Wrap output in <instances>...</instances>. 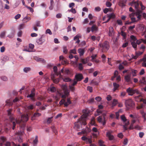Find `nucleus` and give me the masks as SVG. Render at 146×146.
I'll return each mask as SVG.
<instances>
[{
    "instance_id": "obj_1",
    "label": "nucleus",
    "mask_w": 146,
    "mask_h": 146,
    "mask_svg": "<svg viewBox=\"0 0 146 146\" xmlns=\"http://www.w3.org/2000/svg\"><path fill=\"white\" fill-rule=\"evenodd\" d=\"M83 112L84 113L81 116L80 119H78L77 123L80 122L81 125H86V123L85 121L86 117L88 115L89 112L88 110V112H87V110H83Z\"/></svg>"
},
{
    "instance_id": "obj_2",
    "label": "nucleus",
    "mask_w": 146,
    "mask_h": 146,
    "mask_svg": "<svg viewBox=\"0 0 146 146\" xmlns=\"http://www.w3.org/2000/svg\"><path fill=\"white\" fill-rule=\"evenodd\" d=\"M12 110L11 109H9L7 110L8 115L9 117L10 120L11 122L12 123V129L14 130L15 127L16 123L14 121L15 120V119L14 118L13 114L12 113Z\"/></svg>"
},
{
    "instance_id": "obj_3",
    "label": "nucleus",
    "mask_w": 146,
    "mask_h": 146,
    "mask_svg": "<svg viewBox=\"0 0 146 146\" xmlns=\"http://www.w3.org/2000/svg\"><path fill=\"white\" fill-rule=\"evenodd\" d=\"M125 104L127 110L131 108H133L135 105L134 102L131 99L125 100Z\"/></svg>"
},
{
    "instance_id": "obj_4",
    "label": "nucleus",
    "mask_w": 146,
    "mask_h": 146,
    "mask_svg": "<svg viewBox=\"0 0 146 146\" xmlns=\"http://www.w3.org/2000/svg\"><path fill=\"white\" fill-rule=\"evenodd\" d=\"M21 119L20 120L15 119V121L16 123L18 124H19L22 122H26L28 120V116L27 114L22 115L21 117Z\"/></svg>"
},
{
    "instance_id": "obj_5",
    "label": "nucleus",
    "mask_w": 146,
    "mask_h": 146,
    "mask_svg": "<svg viewBox=\"0 0 146 146\" xmlns=\"http://www.w3.org/2000/svg\"><path fill=\"white\" fill-rule=\"evenodd\" d=\"M126 91L128 93V95L130 96H132L135 94H140L138 90H133L130 88H127L126 90Z\"/></svg>"
},
{
    "instance_id": "obj_6",
    "label": "nucleus",
    "mask_w": 146,
    "mask_h": 146,
    "mask_svg": "<svg viewBox=\"0 0 146 146\" xmlns=\"http://www.w3.org/2000/svg\"><path fill=\"white\" fill-rule=\"evenodd\" d=\"M46 40V35H42L40 38L36 40V42L38 45H42L44 43Z\"/></svg>"
},
{
    "instance_id": "obj_7",
    "label": "nucleus",
    "mask_w": 146,
    "mask_h": 146,
    "mask_svg": "<svg viewBox=\"0 0 146 146\" xmlns=\"http://www.w3.org/2000/svg\"><path fill=\"white\" fill-rule=\"evenodd\" d=\"M59 102V104L60 105L64 104V106L65 107H67L71 103V102L69 98H68L67 99V102L65 101V100L64 99V98H63Z\"/></svg>"
},
{
    "instance_id": "obj_8",
    "label": "nucleus",
    "mask_w": 146,
    "mask_h": 146,
    "mask_svg": "<svg viewBox=\"0 0 146 146\" xmlns=\"http://www.w3.org/2000/svg\"><path fill=\"white\" fill-rule=\"evenodd\" d=\"M61 87L62 88L65 94L62 96V98H66V96L69 93L67 90V86L66 85H62Z\"/></svg>"
},
{
    "instance_id": "obj_9",
    "label": "nucleus",
    "mask_w": 146,
    "mask_h": 146,
    "mask_svg": "<svg viewBox=\"0 0 146 146\" xmlns=\"http://www.w3.org/2000/svg\"><path fill=\"white\" fill-rule=\"evenodd\" d=\"M100 46L104 50H106V51L108 50L110 47L109 44L108 42L106 41L102 44H100Z\"/></svg>"
},
{
    "instance_id": "obj_10",
    "label": "nucleus",
    "mask_w": 146,
    "mask_h": 146,
    "mask_svg": "<svg viewBox=\"0 0 146 146\" xmlns=\"http://www.w3.org/2000/svg\"><path fill=\"white\" fill-rule=\"evenodd\" d=\"M83 78L82 75L81 74H76L75 76V79L78 81H80Z\"/></svg>"
},
{
    "instance_id": "obj_11",
    "label": "nucleus",
    "mask_w": 146,
    "mask_h": 146,
    "mask_svg": "<svg viewBox=\"0 0 146 146\" xmlns=\"http://www.w3.org/2000/svg\"><path fill=\"white\" fill-rule=\"evenodd\" d=\"M62 93L59 92H58V93L56 95L53 96V98H54V100L56 101H58L60 99L59 96H62Z\"/></svg>"
},
{
    "instance_id": "obj_12",
    "label": "nucleus",
    "mask_w": 146,
    "mask_h": 146,
    "mask_svg": "<svg viewBox=\"0 0 146 146\" xmlns=\"http://www.w3.org/2000/svg\"><path fill=\"white\" fill-rule=\"evenodd\" d=\"M35 95V89L33 88L31 91V93L29 95H28L27 96V98H33Z\"/></svg>"
},
{
    "instance_id": "obj_13",
    "label": "nucleus",
    "mask_w": 146,
    "mask_h": 146,
    "mask_svg": "<svg viewBox=\"0 0 146 146\" xmlns=\"http://www.w3.org/2000/svg\"><path fill=\"white\" fill-rule=\"evenodd\" d=\"M114 33V31L113 27H110L109 28V36H113Z\"/></svg>"
},
{
    "instance_id": "obj_14",
    "label": "nucleus",
    "mask_w": 146,
    "mask_h": 146,
    "mask_svg": "<svg viewBox=\"0 0 146 146\" xmlns=\"http://www.w3.org/2000/svg\"><path fill=\"white\" fill-rule=\"evenodd\" d=\"M111 132L110 131L106 133V136L108 137L109 140H113L114 138L113 136L111 134Z\"/></svg>"
},
{
    "instance_id": "obj_15",
    "label": "nucleus",
    "mask_w": 146,
    "mask_h": 146,
    "mask_svg": "<svg viewBox=\"0 0 146 146\" xmlns=\"http://www.w3.org/2000/svg\"><path fill=\"white\" fill-rule=\"evenodd\" d=\"M53 70L55 75L57 76L58 75L61 76V75L60 74V72H58L57 71V66H54L53 67Z\"/></svg>"
},
{
    "instance_id": "obj_16",
    "label": "nucleus",
    "mask_w": 146,
    "mask_h": 146,
    "mask_svg": "<svg viewBox=\"0 0 146 146\" xmlns=\"http://www.w3.org/2000/svg\"><path fill=\"white\" fill-rule=\"evenodd\" d=\"M132 3L134 5L135 8L136 9H138L139 3H138V1H133L132 2Z\"/></svg>"
},
{
    "instance_id": "obj_17",
    "label": "nucleus",
    "mask_w": 146,
    "mask_h": 146,
    "mask_svg": "<svg viewBox=\"0 0 146 146\" xmlns=\"http://www.w3.org/2000/svg\"><path fill=\"white\" fill-rule=\"evenodd\" d=\"M91 29L92 32H93L94 31H97L98 30V28L96 27V25H94L92 26Z\"/></svg>"
},
{
    "instance_id": "obj_18",
    "label": "nucleus",
    "mask_w": 146,
    "mask_h": 146,
    "mask_svg": "<svg viewBox=\"0 0 146 146\" xmlns=\"http://www.w3.org/2000/svg\"><path fill=\"white\" fill-rule=\"evenodd\" d=\"M31 19V18L27 16L25 17L23 19V21L24 23H27Z\"/></svg>"
},
{
    "instance_id": "obj_19",
    "label": "nucleus",
    "mask_w": 146,
    "mask_h": 146,
    "mask_svg": "<svg viewBox=\"0 0 146 146\" xmlns=\"http://www.w3.org/2000/svg\"><path fill=\"white\" fill-rule=\"evenodd\" d=\"M6 31H5L1 32L0 34V38H4L5 36L6 35Z\"/></svg>"
},
{
    "instance_id": "obj_20",
    "label": "nucleus",
    "mask_w": 146,
    "mask_h": 146,
    "mask_svg": "<svg viewBox=\"0 0 146 146\" xmlns=\"http://www.w3.org/2000/svg\"><path fill=\"white\" fill-rule=\"evenodd\" d=\"M31 70V68L29 67H26L24 68L23 70L25 73H27Z\"/></svg>"
},
{
    "instance_id": "obj_21",
    "label": "nucleus",
    "mask_w": 146,
    "mask_h": 146,
    "mask_svg": "<svg viewBox=\"0 0 146 146\" xmlns=\"http://www.w3.org/2000/svg\"><path fill=\"white\" fill-rule=\"evenodd\" d=\"M113 86L114 87L113 89L114 91H115L119 86V84H117L116 83H113Z\"/></svg>"
},
{
    "instance_id": "obj_22",
    "label": "nucleus",
    "mask_w": 146,
    "mask_h": 146,
    "mask_svg": "<svg viewBox=\"0 0 146 146\" xmlns=\"http://www.w3.org/2000/svg\"><path fill=\"white\" fill-rule=\"evenodd\" d=\"M108 17L110 19H114L115 18V15L113 13H111L109 15L108 14Z\"/></svg>"
},
{
    "instance_id": "obj_23",
    "label": "nucleus",
    "mask_w": 146,
    "mask_h": 146,
    "mask_svg": "<svg viewBox=\"0 0 146 146\" xmlns=\"http://www.w3.org/2000/svg\"><path fill=\"white\" fill-rule=\"evenodd\" d=\"M78 51L80 54V56L83 55L84 53V49L81 48H80L78 49Z\"/></svg>"
},
{
    "instance_id": "obj_24",
    "label": "nucleus",
    "mask_w": 146,
    "mask_h": 146,
    "mask_svg": "<svg viewBox=\"0 0 146 146\" xmlns=\"http://www.w3.org/2000/svg\"><path fill=\"white\" fill-rule=\"evenodd\" d=\"M125 79L127 82H129L130 80V76L129 75H127L125 76Z\"/></svg>"
},
{
    "instance_id": "obj_25",
    "label": "nucleus",
    "mask_w": 146,
    "mask_h": 146,
    "mask_svg": "<svg viewBox=\"0 0 146 146\" xmlns=\"http://www.w3.org/2000/svg\"><path fill=\"white\" fill-rule=\"evenodd\" d=\"M137 71L136 70L132 69L131 70L132 74L133 76H136V73H137Z\"/></svg>"
},
{
    "instance_id": "obj_26",
    "label": "nucleus",
    "mask_w": 146,
    "mask_h": 146,
    "mask_svg": "<svg viewBox=\"0 0 146 146\" xmlns=\"http://www.w3.org/2000/svg\"><path fill=\"white\" fill-rule=\"evenodd\" d=\"M130 38L131 39V42L132 41L136 42V41L137 40V39L135 37V36H134L133 35H131L130 36Z\"/></svg>"
},
{
    "instance_id": "obj_27",
    "label": "nucleus",
    "mask_w": 146,
    "mask_h": 146,
    "mask_svg": "<svg viewBox=\"0 0 146 146\" xmlns=\"http://www.w3.org/2000/svg\"><path fill=\"white\" fill-rule=\"evenodd\" d=\"M137 43L136 42L134 41H132L131 42V44L133 47L134 48H136L137 47Z\"/></svg>"
},
{
    "instance_id": "obj_28",
    "label": "nucleus",
    "mask_w": 146,
    "mask_h": 146,
    "mask_svg": "<svg viewBox=\"0 0 146 146\" xmlns=\"http://www.w3.org/2000/svg\"><path fill=\"white\" fill-rule=\"evenodd\" d=\"M51 78L52 80H53V82L54 83H57L59 82V78H56L55 79H54V76L52 77Z\"/></svg>"
},
{
    "instance_id": "obj_29",
    "label": "nucleus",
    "mask_w": 146,
    "mask_h": 146,
    "mask_svg": "<svg viewBox=\"0 0 146 146\" xmlns=\"http://www.w3.org/2000/svg\"><path fill=\"white\" fill-rule=\"evenodd\" d=\"M117 103V101L116 99H114L112 103V106L113 107L115 106Z\"/></svg>"
},
{
    "instance_id": "obj_30",
    "label": "nucleus",
    "mask_w": 146,
    "mask_h": 146,
    "mask_svg": "<svg viewBox=\"0 0 146 146\" xmlns=\"http://www.w3.org/2000/svg\"><path fill=\"white\" fill-rule=\"evenodd\" d=\"M121 34L123 37L124 39L126 38V34L122 31H121Z\"/></svg>"
},
{
    "instance_id": "obj_31",
    "label": "nucleus",
    "mask_w": 146,
    "mask_h": 146,
    "mask_svg": "<svg viewBox=\"0 0 146 146\" xmlns=\"http://www.w3.org/2000/svg\"><path fill=\"white\" fill-rule=\"evenodd\" d=\"M1 78L2 80L5 81H6L8 80L7 78L5 76H2Z\"/></svg>"
},
{
    "instance_id": "obj_32",
    "label": "nucleus",
    "mask_w": 146,
    "mask_h": 146,
    "mask_svg": "<svg viewBox=\"0 0 146 146\" xmlns=\"http://www.w3.org/2000/svg\"><path fill=\"white\" fill-rule=\"evenodd\" d=\"M121 118L122 120L124 122H125L127 121V119H126L125 117L123 115L121 116Z\"/></svg>"
},
{
    "instance_id": "obj_33",
    "label": "nucleus",
    "mask_w": 146,
    "mask_h": 146,
    "mask_svg": "<svg viewBox=\"0 0 146 146\" xmlns=\"http://www.w3.org/2000/svg\"><path fill=\"white\" fill-rule=\"evenodd\" d=\"M38 142V136L36 135L35 136V138L33 140V142L34 144H36Z\"/></svg>"
},
{
    "instance_id": "obj_34",
    "label": "nucleus",
    "mask_w": 146,
    "mask_h": 146,
    "mask_svg": "<svg viewBox=\"0 0 146 146\" xmlns=\"http://www.w3.org/2000/svg\"><path fill=\"white\" fill-rule=\"evenodd\" d=\"M9 59V58L7 56H5L3 57L2 59V61L5 62L7 60H8Z\"/></svg>"
},
{
    "instance_id": "obj_35",
    "label": "nucleus",
    "mask_w": 146,
    "mask_h": 146,
    "mask_svg": "<svg viewBox=\"0 0 146 146\" xmlns=\"http://www.w3.org/2000/svg\"><path fill=\"white\" fill-rule=\"evenodd\" d=\"M98 121L99 123H102V122L103 119L101 116H99L97 117Z\"/></svg>"
},
{
    "instance_id": "obj_36",
    "label": "nucleus",
    "mask_w": 146,
    "mask_h": 146,
    "mask_svg": "<svg viewBox=\"0 0 146 146\" xmlns=\"http://www.w3.org/2000/svg\"><path fill=\"white\" fill-rule=\"evenodd\" d=\"M140 113L142 115L143 117H146V113L143 110L140 111Z\"/></svg>"
},
{
    "instance_id": "obj_37",
    "label": "nucleus",
    "mask_w": 146,
    "mask_h": 146,
    "mask_svg": "<svg viewBox=\"0 0 146 146\" xmlns=\"http://www.w3.org/2000/svg\"><path fill=\"white\" fill-rule=\"evenodd\" d=\"M6 102L7 103V104L9 106H12L13 105V102H10V100H6Z\"/></svg>"
},
{
    "instance_id": "obj_38",
    "label": "nucleus",
    "mask_w": 146,
    "mask_h": 146,
    "mask_svg": "<svg viewBox=\"0 0 146 146\" xmlns=\"http://www.w3.org/2000/svg\"><path fill=\"white\" fill-rule=\"evenodd\" d=\"M70 53H73L74 54H75L76 53V50L74 49L72 50H71L70 51Z\"/></svg>"
},
{
    "instance_id": "obj_39",
    "label": "nucleus",
    "mask_w": 146,
    "mask_h": 146,
    "mask_svg": "<svg viewBox=\"0 0 146 146\" xmlns=\"http://www.w3.org/2000/svg\"><path fill=\"white\" fill-rule=\"evenodd\" d=\"M67 51L66 47V46H64L63 48V52L66 54L67 53Z\"/></svg>"
},
{
    "instance_id": "obj_40",
    "label": "nucleus",
    "mask_w": 146,
    "mask_h": 146,
    "mask_svg": "<svg viewBox=\"0 0 146 146\" xmlns=\"http://www.w3.org/2000/svg\"><path fill=\"white\" fill-rule=\"evenodd\" d=\"M50 91L52 92H54L56 91V88L54 87H51L50 88Z\"/></svg>"
},
{
    "instance_id": "obj_41",
    "label": "nucleus",
    "mask_w": 146,
    "mask_h": 146,
    "mask_svg": "<svg viewBox=\"0 0 146 146\" xmlns=\"http://www.w3.org/2000/svg\"><path fill=\"white\" fill-rule=\"evenodd\" d=\"M90 131H91L90 129L89 128L87 127L85 129V131H84V133H88L90 132Z\"/></svg>"
},
{
    "instance_id": "obj_42",
    "label": "nucleus",
    "mask_w": 146,
    "mask_h": 146,
    "mask_svg": "<svg viewBox=\"0 0 146 146\" xmlns=\"http://www.w3.org/2000/svg\"><path fill=\"white\" fill-rule=\"evenodd\" d=\"M94 98H92L88 101V102L89 103H93L94 102Z\"/></svg>"
},
{
    "instance_id": "obj_43",
    "label": "nucleus",
    "mask_w": 146,
    "mask_h": 146,
    "mask_svg": "<svg viewBox=\"0 0 146 146\" xmlns=\"http://www.w3.org/2000/svg\"><path fill=\"white\" fill-rule=\"evenodd\" d=\"M41 114L39 113H35L34 114V116L35 117H38L40 116Z\"/></svg>"
},
{
    "instance_id": "obj_44",
    "label": "nucleus",
    "mask_w": 146,
    "mask_h": 146,
    "mask_svg": "<svg viewBox=\"0 0 146 146\" xmlns=\"http://www.w3.org/2000/svg\"><path fill=\"white\" fill-rule=\"evenodd\" d=\"M46 34H49L50 35L52 34V33L50 30L49 29H47L46 31Z\"/></svg>"
},
{
    "instance_id": "obj_45",
    "label": "nucleus",
    "mask_w": 146,
    "mask_h": 146,
    "mask_svg": "<svg viewBox=\"0 0 146 146\" xmlns=\"http://www.w3.org/2000/svg\"><path fill=\"white\" fill-rule=\"evenodd\" d=\"M24 27V24H23L20 25L19 27V29L20 30L23 29Z\"/></svg>"
},
{
    "instance_id": "obj_46",
    "label": "nucleus",
    "mask_w": 146,
    "mask_h": 146,
    "mask_svg": "<svg viewBox=\"0 0 146 146\" xmlns=\"http://www.w3.org/2000/svg\"><path fill=\"white\" fill-rule=\"evenodd\" d=\"M81 61L83 64H86L87 62V59H82Z\"/></svg>"
},
{
    "instance_id": "obj_47",
    "label": "nucleus",
    "mask_w": 146,
    "mask_h": 146,
    "mask_svg": "<svg viewBox=\"0 0 146 146\" xmlns=\"http://www.w3.org/2000/svg\"><path fill=\"white\" fill-rule=\"evenodd\" d=\"M87 143H92V140L91 138H88L86 141Z\"/></svg>"
},
{
    "instance_id": "obj_48",
    "label": "nucleus",
    "mask_w": 146,
    "mask_h": 146,
    "mask_svg": "<svg viewBox=\"0 0 146 146\" xmlns=\"http://www.w3.org/2000/svg\"><path fill=\"white\" fill-rule=\"evenodd\" d=\"M140 61V62L143 61L144 62H145L146 61V55H145L141 59Z\"/></svg>"
},
{
    "instance_id": "obj_49",
    "label": "nucleus",
    "mask_w": 146,
    "mask_h": 146,
    "mask_svg": "<svg viewBox=\"0 0 146 146\" xmlns=\"http://www.w3.org/2000/svg\"><path fill=\"white\" fill-rule=\"evenodd\" d=\"M68 11L70 12H72L73 13H76V11L75 9L72 8L71 9L68 10Z\"/></svg>"
},
{
    "instance_id": "obj_50",
    "label": "nucleus",
    "mask_w": 146,
    "mask_h": 146,
    "mask_svg": "<svg viewBox=\"0 0 146 146\" xmlns=\"http://www.w3.org/2000/svg\"><path fill=\"white\" fill-rule=\"evenodd\" d=\"M131 22L132 23L138 21V20H135V17H131Z\"/></svg>"
},
{
    "instance_id": "obj_51",
    "label": "nucleus",
    "mask_w": 146,
    "mask_h": 146,
    "mask_svg": "<svg viewBox=\"0 0 146 146\" xmlns=\"http://www.w3.org/2000/svg\"><path fill=\"white\" fill-rule=\"evenodd\" d=\"M71 81V79L69 78H66L64 79V81L65 82H70Z\"/></svg>"
},
{
    "instance_id": "obj_52",
    "label": "nucleus",
    "mask_w": 146,
    "mask_h": 146,
    "mask_svg": "<svg viewBox=\"0 0 146 146\" xmlns=\"http://www.w3.org/2000/svg\"><path fill=\"white\" fill-rule=\"evenodd\" d=\"M97 56V55H93L91 56V57L92 58V59H91V61L92 62H94V60L96 58Z\"/></svg>"
},
{
    "instance_id": "obj_53",
    "label": "nucleus",
    "mask_w": 146,
    "mask_h": 146,
    "mask_svg": "<svg viewBox=\"0 0 146 146\" xmlns=\"http://www.w3.org/2000/svg\"><path fill=\"white\" fill-rule=\"evenodd\" d=\"M78 68L80 70H83V68L82 63H80L79 64Z\"/></svg>"
},
{
    "instance_id": "obj_54",
    "label": "nucleus",
    "mask_w": 146,
    "mask_h": 146,
    "mask_svg": "<svg viewBox=\"0 0 146 146\" xmlns=\"http://www.w3.org/2000/svg\"><path fill=\"white\" fill-rule=\"evenodd\" d=\"M27 108L28 110H32L33 108V105H30L27 107Z\"/></svg>"
},
{
    "instance_id": "obj_55",
    "label": "nucleus",
    "mask_w": 146,
    "mask_h": 146,
    "mask_svg": "<svg viewBox=\"0 0 146 146\" xmlns=\"http://www.w3.org/2000/svg\"><path fill=\"white\" fill-rule=\"evenodd\" d=\"M101 99L102 98L100 96H98L95 98V100L98 102L100 101Z\"/></svg>"
},
{
    "instance_id": "obj_56",
    "label": "nucleus",
    "mask_w": 146,
    "mask_h": 146,
    "mask_svg": "<svg viewBox=\"0 0 146 146\" xmlns=\"http://www.w3.org/2000/svg\"><path fill=\"white\" fill-rule=\"evenodd\" d=\"M87 90H89L90 92L92 91V87L88 86L87 87Z\"/></svg>"
},
{
    "instance_id": "obj_57",
    "label": "nucleus",
    "mask_w": 146,
    "mask_h": 146,
    "mask_svg": "<svg viewBox=\"0 0 146 146\" xmlns=\"http://www.w3.org/2000/svg\"><path fill=\"white\" fill-rule=\"evenodd\" d=\"M124 68V66L121 64H119V68L120 70L123 69Z\"/></svg>"
},
{
    "instance_id": "obj_58",
    "label": "nucleus",
    "mask_w": 146,
    "mask_h": 146,
    "mask_svg": "<svg viewBox=\"0 0 146 146\" xmlns=\"http://www.w3.org/2000/svg\"><path fill=\"white\" fill-rule=\"evenodd\" d=\"M5 50V48L4 46H3L0 48V51L1 52H4Z\"/></svg>"
},
{
    "instance_id": "obj_59",
    "label": "nucleus",
    "mask_w": 146,
    "mask_h": 146,
    "mask_svg": "<svg viewBox=\"0 0 146 146\" xmlns=\"http://www.w3.org/2000/svg\"><path fill=\"white\" fill-rule=\"evenodd\" d=\"M21 16V15L18 14L15 16V18L16 19H18Z\"/></svg>"
},
{
    "instance_id": "obj_60",
    "label": "nucleus",
    "mask_w": 146,
    "mask_h": 146,
    "mask_svg": "<svg viewBox=\"0 0 146 146\" xmlns=\"http://www.w3.org/2000/svg\"><path fill=\"white\" fill-rule=\"evenodd\" d=\"M106 99L108 101H110L112 99V97L111 96L108 95L107 96Z\"/></svg>"
},
{
    "instance_id": "obj_61",
    "label": "nucleus",
    "mask_w": 146,
    "mask_h": 146,
    "mask_svg": "<svg viewBox=\"0 0 146 146\" xmlns=\"http://www.w3.org/2000/svg\"><path fill=\"white\" fill-rule=\"evenodd\" d=\"M95 10L96 11H99L101 10V9L100 7H97L95 8Z\"/></svg>"
},
{
    "instance_id": "obj_62",
    "label": "nucleus",
    "mask_w": 146,
    "mask_h": 146,
    "mask_svg": "<svg viewBox=\"0 0 146 146\" xmlns=\"http://www.w3.org/2000/svg\"><path fill=\"white\" fill-rule=\"evenodd\" d=\"M106 5L107 7H109L111 6V4L110 2H107L106 3Z\"/></svg>"
},
{
    "instance_id": "obj_63",
    "label": "nucleus",
    "mask_w": 146,
    "mask_h": 146,
    "mask_svg": "<svg viewBox=\"0 0 146 146\" xmlns=\"http://www.w3.org/2000/svg\"><path fill=\"white\" fill-rule=\"evenodd\" d=\"M117 23L118 24L120 25H122V22L121 20H117Z\"/></svg>"
},
{
    "instance_id": "obj_64",
    "label": "nucleus",
    "mask_w": 146,
    "mask_h": 146,
    "mask_svg": "<svg viewBox=\"0 0 146 146\" xmlns=\"http://www.w3.org/2000/svg\"><path fill=\"white\" fill-rule=\"evenodd\" d=\"M104 142L101 140H100L99 141V144L100 146H102L103 145Z\"/></svg>"
}]
</instances>
